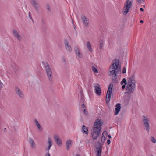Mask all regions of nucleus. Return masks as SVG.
Returning a JSON list of instances; mask_svg holds the SVG:
<instances>
[{
  "mask_svg": "<svg viewBox=\"0 0 156 156\" xmlns=\"http://www.w3.org/2000/svg\"><path fill=\"white\" fill-rule=\"evenodd\" d=\"M144 0H136V1L139 4H141L142 2H144Z\"/></svg>",
  "mask_w": 156,
  "mask_h": 156,
  "instance_id": "obj_31",
  "label": "nucleus"
},
{
  "mask_svg": "<svg viewBox=\"0 0 156 156\" xmlns=\"http://www.w3.org/2000/svg\"><path fill=\"white\" fill-rule=\"evenodd\" d=\"M150 140L153 143H156V140L155 138L153 136H151L150 137Z\"/></svg>",
  "mask_w": 156,
  "mask_h": 156,
  "instance_id": "obj_25",
  "label": "nucleus"
},
{
  "mask_svg": "<svg viewBox=\"0 0 156 156\" xmlns=\"http://www.w3.org/2000/svg\"><path fill=\"white\" fill-rule=\"evenodd\" d=\"M51 155L50 153L48 152V151L47 153L45 154V156H50Z\"/></svg>",
  "mask_w": 156,
  "mask_h": 156,
  "instance_id": "obj_35",
  "label": "nucleus"
},
{
  "mask_svg": "<svg viewBox=\"0 0 156 156\" xmlns=\"http://www.w3.org/2000/svg\"><path fill=\"white\" fill-rule=\"evenodd\" d=\"M74 51L76 55L79 58H82L83 57V55L80 51L78 46H76L74 47Z\"/></svg>",
  "mask_w": 156,
  "mask_h": 156,
  "instance_id": "obj_12",
  "label": "nucleus"
},
{
  "mask_svg": "<svg viewBox=\"0 0 156 156\" xmlns=\"http://www.w3.org/2000/svg\"><path fill=\"white\" fill-rule=\"evenodd\" d=\"M84 113L86 115H88V112L87 111L86 109H84Z\"/></svg>",
  "mask_w": 156,
  "mask_h": 156,
  "instance_id": "obj_34",
  "label": "nucleus"
},
{
  "mask_svg": "<svg viewBox=\"0 0 156 156\" xmlns=\"http://www.w3.org/2000/svg\"><path fill=\"white\" fill-rule=\"evenodd\" d=\"M95 92L96 94L100 95L101 93V89L100 85L98 83H96L94 84V86Z\"/></svg>",
  "mask_w": 156,
  "mask_h": 156,
  "instance_id": "obj_10",
  "label": "nucleus"
},
{
  "mask_svg": "<svg viewBox=\"0 0 156 156\" xmlns=\"http://www.w3.org/2000/svg\"><path fill=\"white\" fill-rule=\"evenodd\" d=\"M72 141L69 140H68L66 142V147L67 150H69L71 146Z\"/></svg>",
  "mask_w": 156,
  "mask_h": 156,
  "instance_id": "obj_20",
  "label": "nucleus"
},
{
  "mask_svg": "<svg viewBox=\"0 0 156 156\" xmlns=\"http://www.w3.org/2000/svg\"><path fill=\"white\" fill-rule=\"evenodd\" d=\"M28 15H29V18H30L32 20V17L31 16L30 12H29Z\"/></svg>",
  "mask_w": 156,
  "mask_h": 156,
  "instance_id": "obj_36",
  "label": "nucleus"
},
{
  "mask_svg": "<svg viewBox=\"0 0 156 156\" xmlns=\"http://www.w3.org/2000/svg\"><path fill=\"white\" fill-rule=\"evenodd\" d=\"M44 65V67L45 69V71L46 73L48 80L51 82H52L53 76L52 72L50 68L49 64L47 63L43 62Z\"/></svg>",
  "mask_w": 156,
  "mask_h": 156,
  "instance_id": "obj_4",
  "label": "nucleus"
},
{
  "mask_svg": "<svg viewBox=\"0 0 156 156\" xmlns=\"http://www.w3.org/2000/svg\"><path fill=\"white\" fill-rule=\"evenodd\" d=\"M126 68L125 67H124L123 68V70H122V73L123 74H124L126 73Z\"/></svg>",
  "mask_w": 156,
  "mask_h": 156,
  "instance_id": "obj_33",
  "label": "nucleus"
},
{
  "mask_svg": "<svg viewBox=\"0 0 156 156\" xmlns=\"http://www.w3.org/2000/svg\"><path fill=\"white\" fill-rule=\"evenodd\" d=\"M120 84L121 85H123V84H125V85H127V82L126 79L123 78L122 81H121Z\"/></svg>",
  "mask_w": 156,
  "mask_h": 156,
  "instance_id": "obj_26",
  "label": "nucleus"
},
{
  "mask_svg": "<svg viewBox=\"0 0 156 156\" xmlns=\"http://www.w3.org/2000/svg\"><path fill=\"white\" fill-rule=\"evenodd\" d=\"M82 129L83 131V133L86 134H88V129L85 126L83 125L82 128Z\"/></svg>",
  "mask_w": 156,
  "mask_h": 156,
  "instance_id": "obj_22",
  "label": "nucleus"
},
{
  "mask_svg": "<svg viewBox=\"0 0 156 156\" xmlns=\"http://www.w3.org/2000/svg\"><path fill=\"white\" fill-rule=\"evenodd\" d=\"M82 106L83 108H85V105L84 104H82Z\"/></svg>",
  "mask_w": 156,
  "mask_h": 156,
  "instance_id": "obj_40",
  "label": "nucleus"
},
{
  "mask_svg": "<svg viewBox=\"0 0 156 156\" xmlns=\"http://www.w3.org/2000/svg\"><path fill=\"white\" fill-rule=\"evenodd\" d=\"M143 7H145V5H144Z\"/></svg>",
  "mask_w": 156,
  "mask_h": 156,
  "instance_id": "obj_46",
  "label": "nucleus"
},
{
  "mask_svg": "<svg viewBox=\"0 0 156 156\" xmlns=\"http://www.w3.org/2000/svg\"><path fill=\"white\" fill-rule=\"evenodd\" d=\"M127 83L131 84L133 85L134 84V85H136V82L134 75H133L129 78Z\"/></svg>",
  "mask_w": 156,
  "mask_h": 156,
  "instance_id": "obj_16",
  "label": "nucleus"
},
{
  "mask_svg": "<svg viewBox=\"0 0 156 156\" xmlns=\"http://www.w3.org/2000/svg\"><path fill=\"white\" fill-rule=\"evenodd\" d=\"M135 88V85L127 83L126 87V93L127 94H130L133 93L134 91Z\"/></svg>",
  "mask_w": 156,
  "mask_h": 156,
  "instance_id": "obj_6",
  "label": "nucleus"
},
{
  "mask_svg": "<svg viewBox=\"0 0 156 156\" xmlns=\"http://www.w3.org/2000/svg\"><path fill=\"white\" fill-rule=\"evenodd\" d=\"M92 70L95 73H98V71L97 69L94 67L93 66L92 67Z\"/></svg>",
  "mask_w": 156,
  "mask_h": 156,
  "instance_id": "obj_27",
  "label": "nucleus"
},
{
  "mask_svg": "<svg viewBox=\"0 0 156 156\" xmlns=\"http://www.w3.org/2000/svg\"><path fill=\"white\" fill-rule=\"evenodd\" d=\"M100 48H101V49L103 47V44H104V42L102 40L101 41H100Z\"/></svg>",
  "mask_w": 156,
  "mask_h": 156,
  "instance_id": "obj_29",
  "label": "nucleus"
},
{
  "mask_svg": "<svg viewBox=\"0 0 156 156\" xmlns=\"http://www.w3.org/2000/svg\"><path fill=\"white\" fill-rule=\"evenodd\" d=\"M143 125L144 129L149 133L150 132V120L149 118L145 115L142 116Z\"/></svg>",
  "mask_w": 156,
  "mask_h": 156,
  "instance_id": "obj_3",
  "label": "nucleus"
},
{
  "mask_svg": "<svg viewBox=\"0 0 156 156\" xmlns=\"http://www.w3.org/2000/svg\"><path fill=\"white\" fill-rule=\"evenodd\" d=\"M3 85V83L0 80V90L2 88Z\"/></svg>",
  "mask_w": 156,
  "mask_h": 156,
  "instance_id": "obj_32",
  "label": "nucleus"
},
{
  "mask_svg": "<svg viewBox=\"0 0 156 156\" xmlns=\"http://www.w3.org/2000/svg\"><path fill=\"white\" fill-rule=\"evenodd\" d=\"M48 146L47 149L48 151V152H49V150L50 149L51 147V146L52 145V142L50 138L48 139Z\"/></svg>",
  "mask_w": 156,
  "mask_h": 156,
  "instance_id": "obj_23",
  "label": "nucleus"
},
{
  "mask_svg": "<svg viewBox=\"0 0 156 156\" xmlns=\"http://www.w3.org/2000/svg\"><path fill=\"white\" fill-rule=\"evenodd\" d=\"M115 107V112L114 113V115H117L119 113V111L120 110L121 104L119 103L117 104L116 105Z\"/></svg>",
  "mask_w": 156,
  "mask_h": 156,
  "instance_id": "obj_19",
  "label": "nucleus"
},
{
  "mask_svg": "<svg viewBox=\"0 0 156 156\" xmlns=\"http://www.w3.org/2000/svg\"><path fill=\"white\" fill-rule=\"evenodd\" d=\"M31 4L34 8L38 11L39 9L38 4L36 0H31Z\"/></svg>",
  "mask_w": 156,
  "mask_h": 156,
  "instance_id": "obj_17",
  "label": "nucleus"
},
{
  "mask_svg": "<svg viewBox=\"0 0 156 156\" xmlns=\"http://www.w3.org/2000/svg\"><path fill=\"white\" fill-rule=\"evenodd\" d=\"M113 85L112 83L110 84L108 87V90L106 96V101L107 103H108L110 101V98L112 93Z\"/></svg>",
  "mask_w": 156,
  "mask_h": 156,
  "instance_id": "obj_7",
  "label": "nucleus"
},
{
  "mask_svg": "<svg viewBox=\"0 0 156 156\" xmlns=\"http://www.w3.org/2000/svg\"><path fill=\"white\" fill-rule=\"evenodd\" d=\"M119 63V60L118 58H115L109 69L108 75L109 76H112V81L115 83L118 82L116 80L118 74L121 73V66Z\"/></svg>",
  "mask_w": 156,
  "mask_h": 156,
  "instance_id": "obj_1",
  "label": "nucleus"
},
{
  "mask_svg": "<svg viewBox=\"0 0 156 156\" xmlns=\"http://www.w3.org/2000/svg\"><path fill=\"white\" fill-rule=\"evenodd\" d=\"M140 10L141 11H144V9L143 8H140Z\"/></svg>",
  "mask_w": 156,
  "mask_h": 156,
  "instance_id": "obj_41",
  "label": "nucleus"
},
{
  "mask_svg": "<svg viewBox=\"0 0 156 156\" xmlns=\"http://www.w3.org/2000/svg\"><path fill=\"white\" fill-rule=\"evenodd\" d=\"M15 92L16 94L20 98H23L24 97V94L21 90L18 87H15Z\"/></svg>",
  "mask_w": 156,
  "mask_h": 156,
  "instance_id": "obj_11",
  "label": "nucleus"
},
{
  "mask_svg": "<svg viewBox=\"0 0 156 156\" xmlns=\"http://www.w3.org/2000/svg\"><path fill=\"white\" fill-rule=\"evenodd\" d=\"M126 85H125V84H124V85H123L122 87V89H124L125 88H126Z\"/></svg>",
  "mask_w": 156,
  "mask_h": 156,
  "instance_id": "obj_37",
  "label": "nucleus"
},
{
  "mask_svg": "<svg viewBox=\"0 0 156 156\" xmlns=\"http://www.w3.org/2000/svg\"><path fill=\"white\" fill-rule=\"evenodd\" d=\"M133 0H127L124 5L122 9V13L124 15H126L132 6Z\"/></svg>",
  "mask_w": 156,
  "mask_h": 156,
  "instance_id": "obj_5",
  "label": "nucleus"
},
{
  "mask_svg": "<svg viewBox=\"0 0 156 156\" xmlns=\"http://www.w3.org/2000/svg\"><path fill=\"white\" fill-rule=\"evenodd\" d=\"M34 122L36 126L40 124L37 119H35L34 120Z\"/></svg>",
  "mask_w": 156,
  "mask_h": 156,
  "instance_id": "obj_30",
  "label": "nucleus"
},
{
  "mask_svg": "<svg viewBox=\"0 0 156 156\" xmlns=\"http://www.w3.org/2000/svg\"><path fill=\"white\" fill-rule=\"evenodd\" d=\"M105 132L103 133L101 137V142L103 143L105 141L106 139V136L104 135Z\"/></svg>",
  "mask_w": 156,
  "mask_h": 156,
  "instance_id": "obj_24",
  "label": "nucleus"
},
{
  "mask_svg": "<svg viewBox=\"0 0 156 156\" xmlns=\"http://www.w3.org/2000/svg\"><path fill=\"white\" fill-rule=\"evenodd\" d=\"M96 156H101L102 151V146L101 143L98 141V144L96 146Z\"/></svg>",
  "mask_w": 156,
  "mask_h": 156,
  "instance_id": "obj_9",
  "label": "nucleus"
},
{
  "mask_svg": "<svg viewBox=\"0 0 156 156\" xmlns=\"http://www.w3.org/2000/svg\"><path fill=\"white\" fill-rule=\"evenodd\" d=\"M103 124L101 119H97L94 124V127L92 128L91 133L92 138L93 140H96L100 135L101 126Z\"/></svg>",
  "mask_w": 156,
  "mask_h": 156,
  "instance_id": "obj_2",
  "label": "nucleus"
},
{
  "mask_svg": "<svg viewBox=\"0 0 156 156\" xmlns=\"http://www.w3.org/2000/svg\"><path fill=\"white\" fill-rule=\"evenodd\" d=\"M36 126H37L38 129L40 131H42V130H43L42 128L41 127V125H40V124L38 125H37Z\"/></svg>",
  "mask_w": 156,
  "mask_h": 156,
  "instance_id": "obj_28",
  "label": "nucleus"
},
{
  "mask_svg": "<svg viewBox=\"0 0 156 156\" xmlns=\"http://www.w3.org/2000/svg\"><path fill=\"white\" fill-rule=\"evenodd\" d=\"M12 34L13 36L19 41H22V37L18 30L13 29L12 30Z\"/></svg>",
  "mask_w": 156,
  "mask_h": 156,
  "instance_id": "obj_8",
  "label": "nucleus"
},
{
  "mask_svg": "<svg viewBox=\"0 0 156 156\" xmlns=\"http://www.w3.org/2000/svg\"><path fill=\"white\" fill-rule=\"evenodd\" d=\"M86 46L87 49L91 52H92V48L90 42L89 41H87L86 43Z\"/></svg>",
  "mask_w": 156,
  "mask_h": 156,
  "instance_id": "obj_21",
  "label": "nucleus"
},
{
  "mask_svg": "<svg viewBox=\"0 0 156 156\" xmlns=\"http://www.w3.org/2000/svg\"><path fill=\"white\" fill-rule=\"evenodd\" d=\"M81 18L82 20V22L86 27H88L89 25V20L88 18L83 15H82L81 16Z\"/></svg>",
  "mask_w": 156,
  "mask_h": 156,
  "instance_id": "obj_13",
  "label": "nucleus"
},
{
  "mask_svg": "<svg viewBox=\"0 0 156 156\" xmlns=\"http://www.w3.org/2000/svg\"><path fill=\"white\" fill-rule=\"evenodd\" d=\"M54 139L55 140L56 144L59 146L62 145V142L59 136L57 135H55L53 136Z\"/></svg>",
  "mask_w": 156,
  "mask_h": 156,
  "instance_id": "obj_15",
  "label": "nucleus"
},
{
  "mask_svg": "<svg viewBox=\"0 0 156 156\" xmlns=\"http://www.w3.org/2000/svg\"><path fill=\"white\" fill-rule=\"evenodd\" d=\"M108 138H111V135H108Z\"/></svg>",
  "mask_w": 156,
  "mask_h": 156,
  "instance_id": "obj_42",
  "label": "nucleus"
},
{
  "mask_svg": "<svg viewBox=\"0 0 156 156\" xmlns=\"http://www.w3.org/2000/svg\"><path fill=\"white\" fill-rule=\"evenodd\" d=\"M140 23H143V21L142 20H141L140 21Z\"/></svg>",
  "mask_w": 156,
  "mask_h": 156,
  "instance_id": "obj_43",
  "label": "nucleus"
},
{
  "mask_svg": "<svg viewBox=\"0 0 156 156\" xmlns=\"http://www.w3.org/2000/svg\"><path fill=\"white\" fill-rule=\"evenodd\" d=\"M151 156H153V155H151Z\"/></svg>",
  "mask_w": 156,
  "mask_h": 156,
  "instance_id": "obj_47",
  "label": "nucleus"
},
{
  "mask_svg": "<svg viewBox=\"0 0 156 156\" xmlns=\"http://www.w3.org/2000/svg\"><path fill=\"white\" fill-rule=\"evenodd\" d=\"M111 141L110 140H108L107 141V143L108 144H109L110 143Z\"/></svg>",
  "mask_w": 156,
  "mask_h": 156,
  "instance_id": "obj_38",
  "label": "nucleus"
},
{
  "mask_svg": "<svg viewBox=\"0 0 156 156\" xmlns=\"http://www.w3.org/2000/svg\"><path fill=\"white\" fill-rule=\"evenodd\" d=\"M47 9L48 11H50L51 10L50 7L49 6L47 7Z\"/></svg>",
  "mask_w": 156,
  "mask_h": 156,
  "instance_id": "obj_39",
  "label": "nucleus"
},
{
  "mask_svg": "<svg viewBox=\"0 0 156 156\" xmlns=\"http://www.w3.org/2000/svg\"><path fill=\"white\" fill-rule=\"evenodd\" d=\"M29 142L30 145L31 146V147L33 149H35L36 148V144L35 142H34L33 139H32L31 138H29Z\"/></svg>",
  "mask_w": 156,
  "mask_h": 156,
  "instance_id": "obj_18",
  "label": "nucleus"
},
{
  "mask_svg": "<svg viewBox=\"0 0 156 156\" xmlns=\"http://www.w3.org/2000/svg\"><path fill=\"white\" fill-rule=\"evenodd\" d=\"M64 44L66 50L69 52H71L72 51L71 46L69 43V41L67 40H65L64 41Z\"/></svg>",
  "mask_w": 156,
  "mask_h": 156,
  "instance_id": "obj_14",
  "label": "nucleus"
},
{
  "mask_svg": "<svg viewBox=\"0 0 156 156\" xmlns=\"http://www.w3.org/2000/svg\"><path fill=\"white\" fill-rule=\"evenodd\" d=\"M72 22H73V21L72 20ZM73 23L74 25L73 22Z\"/></svg>",
  "mask_w": 156,
  "mask_h": 156,
  "instance_id": "obj_45",
  "label": "nucleus"
},
{
  "mask_svg": "<svg viewBox=\"0 0 156 156\" xmlns=\"http://www.w3.org/2000/svg\"><path fill=\"white\" fill-rule=\"evenodd\" d=\"M76 156H80V155H79V154H77L76 155Z\"/></svg>",
  "mask_w": 156,
  "mask_h": 156,
  "instance_id": "obj_44",
  "label": "nucleus"
}]
</instances>
